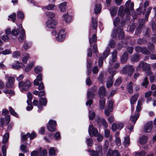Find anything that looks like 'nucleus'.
Listing matches in <instances>:
<instances>
[{
    "instance_id": "obj_4",
    "label": "nucleus",
    "mask_w": 156,
    "mask_h": 156,
    "mask_svg": "<svg viewBox=\"0 0 156 156\" xmlns=\"http://www.w3.org/2000/svg\"><path fill=\"white\" fill-rule=\"evenodd\" d=\"M134 69L132 65H126L122 68V73L125 74H127L131 76L133 74Z\"/></svg>"
},
{
    "instance_id": "obj_59",
    "label": "nucleus",
    "mask_w": 156,
    "mask_h": 156,
    "mask_svg": "<svg viewBox=\"0 0 156 156\" xmlns=\"http://www.w3.org/2000/svg\"><path fill=\"white\" fill-rule=\"evenodd\" d=\"M115 143L116 145L119 146L121 145V140L119 137H116L115 139Z\"/></svg>"
},
{
    "instance_id": "obj_28",
    "label": "nucleus",
    "mask_w": 156,
    "mask_h": 156,
    "mask_svg": "<svg viewBox=\"0 0 156 156\" xmlns=\"http://www.w3.org/2000/svg\"><path fill=\"white\" fill-rule=\"evenodd\" d=\"M20 30L21 31V29H14L12 30L11 31V34L15 36H18L20 32Z\"/></svg>"
},
{
    "instance_id": "obj_39",
    "label": "nucleus",
    "mask_w": 156,
    "mask_h": 156,
    "mask_svg": "<svg viewBox=\"0 0 156 156\" xmlns=\"http://www.w3.org/2000/svg\"><path fill=\"white\" fill-rule=\"evenodd\" d=\"M133 154L135 156H144L145 153L144 151H142L139 152H135Z\"/></svg>"
},
{
    "instance_id": "obj_21",
    "label": "nucleus",
    "mask_w": 156,
    "mask_h": 156,
    "mask_svg": "<svg viewBox=\"0 0 156 156\" xmlns=\"http://www.w3.org/2000/svg\"><path fill=\"white\" fill-rule=\"evenodd\" d=\"M128 54L126 52L124 53L122 55L121 58V62L122 63H125L127 61L128 58Z\"/></svg>"
},
{
    "instance_id": "obj_7",
    "label": "nucleus",
    "mask_w": 156,
    "mask_h": 156,
    "mask_svg": "<svg viewBox=\"0 0 156 156\" xmlns=\"http://www.w3.org/2000/svg\"><path fill=\"white\" fill-rule=\"evenodd\" d=\"M56 126V122L52 120H50L48 122L47 125L48 130L50 131H54L56 130L55 127Z\"/></svg>"
},
{
    "instance_id": "obj_49",
    "label": "nucleus",
    "mask_w": 156,
    "mask_h": 156,
    "mask_svg": "<svg viewBox=\"0 0 156 156\" xmlns=\"http://www.w3.org/2000/svg\"><path fill=\"white\" fill-rule=\"evenodd\" d=\"M45 14L48 18H52L55 16V14L51 12H47Z\"/></svg>"
},
{
    "instance_id": "obj_20",
    "label": "nucleus",
    "mask_w": 156,
    "mask_h": 156,
    "mask_svg": "<svg viewBox=\"0 0 156 156\" xmlns=\"http://www.w3.org/2000/svg\"><path fill=\"white\" fill-rule=\"evenodd\" d=\"M101 9V5L100 4H95L94 9L95 13L96 14L99 13L100 12Z\"/></svg>"
},
{
    "instance_id": "obj_42",
    "label": "nucleus",
    "mask_w": 156,
    "mask_h": 156,
    "mask_svg": "<svg viewBox=\"0 0 156 156\" xmlns=\"http://www.w3.org/2000/svg\"><path fill=\"white\" fill-rule=\"evenodd\" d=\"M113 111V109H111L106 108L105 110V114L107 116H108L111 112Z\"/></svg>"
},
{
    "instance_id": "obj_23",
    "label": "nucleus",
    "mask_w": 156,
    "mask_h": 156,
    "mask_svg": "<svg viewBox=\"0 0 156 156\" xmlns=\"http://www.w3.org/2000/svg\"><path fill=\"white\" fill-rule=\"evenodd\" d=\"M98 93L100 98L104 97L106 94V91L105 88H99L98 90Z\"/></svg>"
},
{
    "instance_id": "obj_47",
    "label": "nucleus",
    "mask_w": 156,
    "mask_h": 156,
    "mask_svg": "<svg viewBox=\"0 0 156 156\" xmlns=\"http://www.w3.org/2000/svg\"><path fill=\"white\" fill-rule=\"evenodd\" d=\"M55 151L54 148L53 147L50 148L49 150V154L50 156H54L56 155Z\"/></svg>"
},
{
    "instance_id": "obj_60",
    "label": "nucleus",
    "mask_w": 156,
    "mask_h": 156,
    "mask_svg": "<svg viewBox=\"0 0 156 156\" xmlns=\"http://www.w3.org/2000/svg\"><path fill=\"white\" fill-rule=\"evenodd\" d=\"M150 69L151 67L149 64L147 63V76H150L151 74L152 73Z\"/></svg>"
},
{
    "instance_id": "obj_3",
    "label": "nucleus",
    "mask_w": 156,
    "mask_h": 156,
    "mask_svg": "<svg viewBox=\"0 0 156 156\" xmlns=\"http://www.w3.org/2000/svg\"><path fill=\"white\" fill-rule=\"evenodd\" d=\"M118 34V37L119 39H122L124 38V34L122 27H119L113 30L112 34V36L113 37H115L117 34Z\"/></svg>"
},
{
    "instance_id": "obj_1",
    "label": "nucleus",
    "mask_w": 156,
    "mask_h": 156,
    "mask_svg": "<svg viewBox=\"0 0 156 156\" xmlns=\"http://www.w3.org/2000/svg\"><path fill=\"white\" fill-rule=\"evenodd\" d=\"M96 121L99 126H101V124H102L104 127L105 129V136L107 138L109 137L110 135V132L109 130L106 129L108 127V125L105 120L104 119H101L100 118L98 117Z\"/></svg>"
},
{
    "instance_id": "obj_19",
    "label": "nucleus",
    "mask_w": 156,
    "mask_h": 156,
    "mask_svg": "<svg viewBox=\"0 0 156 156\" xmlns=\"http://www.w3.org/2000/svg\"><path fill=\"white\" fill-rule=\"evenodd\" d=\"M105 104V100L104 98H101L99 101V108L101 110L103 109Z\"/></svg>"
},
{
    "instance_id": "obj_62",
    "label": "nucleus",
    "mask_w": 156,
    "mask_h": 156,
    "mask_svg": "<svg viewBox=\"0 0 156 156\" xmlns=\"http://www.w3.org/2000/svg\"><path fill=\"white\" fill-rule=\"evenodd\" d=\"M101 56L99 57L98 59V65L100 67H101L103 63V59Z\"/></svg>"
},
{
    "instance_id": "obj_14",
    "label": "nucleus",
    "mask_w": 156,
    "mask_h": 156,
    "mask_svg": "<svg viewBox=\"0 0 156 156\" xmlns=\"http://www.w3.org/2000/svg\"><path fill=\"white\" fill-rule=\"evenodd\" d=\"M40 105H38L37 107L39 108L38 111L40 112L42 110V105L45 106L47 103V101L45 98H41L39 99Z\"/></svg>"
},
{
    "instance_id": "obj_38",
    "label": "nucleus",
    "mask_w": 156,
    "mask_h": 156,
    "mask_svg": "<svg viewBox=\"0 0 156 156\" xmlns=\"http://www.w3.org/2000/svg\"><path fill=\"white\" fill-rule=\"evenodd\" d=\"M9 112L11 114L16 117H17L18 116V115L16 113V112L15 111L14 109L12 108L11 107H9Z\"/></svg>"
},
{
    "instance_id": "obj_16",
    "label": "nucleus",
    "mask_w": 156,
    "mask_h": 156,
    "mask_svg": "<svg viewBox=\"0 0 156 156\" xmlns=\"http://www.w3.org/2000/svg\"><path fill=\"white\" fill-rule=\"evenodd\" d=\"M31 84L30 82L27 80L26 82H23L22 81H20L19 83V87H28L30 88L31 87Z\"/></svg>"
},
{
    "instance_id": "obj_37",
    "label": "nucleus",
    "mask_w": 156,
    "mask_h": 156,
    "mask_svg": "<svg viewBox=\"0 0 156 156\" xmlns=\"http://www.w3.org/2000/svg\"><path fill=\"white\" fill-rule=\"evenodd\" d=\"M153 127L152 123L147 122V133L150 132L152 130Z\"/></svg>"
},
{
    "instance_id": "obj_31",
    "label": "nucleus",
    "mask_w": 156,
    "mask_h": 156,
    "mask_svg": "<svg viewBox=\"0 0 156 156\" xmlns=\"http://www.w3.org/2000/svg\"><path fill=\"white\" fill-rule=\"evenodd\" d=\"M130 144V138L129 136H126L124 138V145L125 147H127Z\"/></svg>"
},
{
    "instance_id": "obj_9",
    "label": "nucleus",
    "mask_w": 156,
    "mask_h": 156,
    "mask_svg": "<svg viewBox=\"0 0 156 156\" xmlns=\"http://www.w3.org/2000/svg\"><path fill=\"white\" fill-rule=\"evenodd\" d=\"M125 5L126 8L125 9V12L126 13L129 12V9L131 10L133 9L134 3L133 2H131V1L130 0H128L126 2Z\"/></svg>"
},
{
    "instance_id": "obj_18",
    "label": "nucleus",
    "mask_w": 156,
    "mask_h": 156,
    "mask_svg": "<svg viewBox=\"0 0 156 156\" xmlns=\"http://www.w3.org/2000/svg\"><path fill=\"white\" fill-rule=\"evenodd\" d=\"M146 69V64L145 62H144L143 61H140V63L137 66L136 69L137 70H145Z\"/></svg>"
},
{
    "instance_id": "obj_57",
    "label": "nucleus",
    "mask_w": 156,
    "mask_h": 156,
    "mask_svg": "<svg viewBox=\"0 0 156 156\" xmlns=\"http://www.w3.org/2000/svg\"><path fill=\"white\" fill-rule=\"evenodd\" d=\"M113 102L112 101L109 100L108 102V106L107 108L111 109H113Z\"/></svg>"
},
{
    "instance_id": "obj_54",
    "label": "nucleus",
    "mask_w": 156,
    "mask_h": 156,
    "mask_svg": "<svg viewBox=\"0 0 156 156\" xmlns=\"http://www.w3.org/2000/svg\"><path fill=\"white\" fill-rule=\"evenodd\" d=\"M4 92L5 94H14L13 91L9 88H5L4 90Z\"/></svg>"
},
{
    "instance_id": "obj_34",
    "label": "nucleus",
    "mask_w": 156,
    "mask_h": 156,
    "mask_svg": "<svg viewBox=\"0 0 156 156\" xmlns=\"http://www.w3.org/2000/svg\"><path fill=\"white\" fill-rule=\"evenodd\" d=\"M63 17L65 19L67 23L70 22L72 19V17L71 16L69 15L67 13L65 15H63Z\"/></svg>"
},
{
    "instance_id": "obj_52",
    "label": "nucleus",
    "mask_w": 156,
    "mask_h": 156,
    "mask_svg": "<svg viewBox=\"0 0 156 156\" xmlns=\"http://www.w3.org/2000/svg\"><path fill=\"white\" fill-rule=\"evenodd\" d=\"M151 27L153 32L156 34V23L154 21L151 23Z\"/></svg>"
},
{
    "instance_id": "obj_10",
    "label": "nucleus",
    "mask_w": 156,
    "mask_h": 156,
    "mask_svg": "<svg viewBox=\"0 0 156 156\" xmlns=\"http://www.w3.org/2000/svg\"><path fill=\"white\" fill-rule=\"evenodd\" d=\"M138 96V94H136L132 96L130 98V102L132 111H133L134 110V108L133 105L137 100Z\"/></svg>"
},
{
    "instance_id": "obj_43",
    "label": "nucleus",
    "mask_w": 156,
    "mask_h": 156,
    "mask_svg": "<svg viewBox=\"0 0 156 156\" xmlns=\"http://www.w3.org/2000/svg\"><path fill=\"white\" fill-rule=\"evenodd\" d=\"M20 148L22 151L23 152L26 153L28 151L27 147L23 144L21 145Z\"/></svg>"
},
{
    "instance_id": "obj_35",
    "label": "nucleus",
    "mask_w": 156,
    "mask_h": 156,
    "mask_svg": "<svg viewBox=\"0 0 156 156\" xmlns=\"http://www.w3.org/2000/svg\"><path fill=\"white\" fill-rule=\"evenodd\" d=\"M66 2L60 4L59 5V8L60 11L64 12L66 10Z\"/></svg>"
},
{
    "instance_id": "obj_56",
    "label": "nucleus",
    "mask_w": 156,
    "mask_h": 156,
    "mask_svg": "<svg viewBox=\"0 0 156 156\" xmlns=\"http://www.w3.org/2000/svg\"><path fill=\"white\" fill-rule=\"evenodd\" d=\"M112 156H121L118 150H115L112 151Z\"/></svg>"
},
{
    "instance_id": "obj_6",
    "label": "nucleus",
    "mask_w": 156,
    "mask_h": 156,
    "mask_svg": "<svg viewBox=\"0 0 156 156\" xmlns=\"http://www.w3.org/2000/svg\"><path fill=\"white\" fill-rule=\"evenodd\" d=\"M94 95L92 92V90H88L87 93V101L86 104L87 106H90L93 103L92 99L94 98Z\"/></svg>"
},
{
    "instance_id": "obj_13",
    "label": "nucleus",
    "mask_w": 156,
    "mask_h": 156,
    "mask_svg": "<svg viewBox=\"0 0 156 156\" xmlns=\"http://www.w3.org/2000/svg\"><path fill=\"white\" fill-rule=\"evenodd\" d=\"M66 37L65 33L64 30H60L58 35V36L56 37V39L59 41H61L65 39Z\"/></svg>"
},
{
    "instance_id": "obj_55",
    "label": "nucleus",
    "mask_w": 156,
    "mask_h": 156,
    "mask_svg": "<svg viewBox=\"0 0 156 156\" xmlns=\"http://www.w3.org/2000/svg\"><path fill=\"white\" fill-rule=\"evenodd\" d=\"M30 135L29 133H27L26 134L23 135V133L21 134V139L23 140H27Z\"/></svg>"
},
{
    "instance_id": "obj_40",
    "label": "nucleus",
    "mask_w": 156,
    "mask_h": 156,
    "mask_svg": "<svg viewBox=\"0 0 156 156\" xmlns=\"http://www.w3.org/2000/svg\"><path fill=\"white\" fill-rule=\"evenodd\" d=\"M29 58L28 54H25L23 55V57L22 58V61L25 63H26L28 58Z\"/></svg>"
},
{
    "instance_id": "obj_48",
    "label": "nucleus",
    "mask_w": 156,
    "mask_h": 156,
    "mask_svg": "<svg viewBox=\"0 0 156 156\" xmlns=\"http://www.w3.org/2000/svg\"><path fill=\"white\" fill-rule=\"evenodd\" d=\"M17 17L21 19H23L24 17V15L23 13L20 11L18 12L17 13Z\"/></svg>"
},
{
    "instance_id": "obj_45",
    "label": "nucleus",
    "mask_w": 156,
    "mask_h": 156,
    "mask_svg": "<svg viewBox=\"0 0 156 156\" xmlns=\"http://www.w3.org/2000/svg\"><path fill=\"white\" fill-rule=\"evenodd\" d=\"M34 65V62H32L30 64L28 65L25 68V71L26 72H27L30 70Z\"/></svg>"
},
{
    "instance_id": "obj_50",
    "label": "nucleus",
    "mask_w": 156,
    "mask_h": 156,
    "mask_svg": "<svg viewBox=\"0 0 156 156\" xmlns=\"http://www.w3.org/2000/svg\"><path fill=\"white\" fill-rule=\"evenodd\" d=\"M122 82L121 78L120 77H119L115 81L114 85L115 86H117L120 84Z\"/></svg>"
},
{
    "instance_id": "obj_22",
    "label": "nucleus",
    "mask_w": 156,
    "mask_h": 156,
    "mask_svg": "<svg viewBox=\"0 0 156 156\" xmlns=\"http://www.w3.org/2000/svg\"><path fill=\"white\" fill-rule=\"evenodd\" d=\"M109 10L111 16H114L117 13V8L114 6L111 7L110 8Z\"/></svg>"
},
{
    "instance_id": "obj_27",
    "label": "nucleus",
    "mask_w": 156,
    "mask_h": 156,
    "mask_svg": "<svg viewBox=\"0 0 156 156\" xmlns=\"http://www.w3.org/2000/svg\"><path fill=\"white\" fill-rule=\"evenodd\" d=\"M146 141V136H142L139 138V142L142 145H143L145 144Z\"/></svg>"
},
{
    "instance_id": "obj_44",
    "label": "nucleus",
    "mask_w": 156,
    "mask_h": 156,
    "mask_svg": "<svg viewBox=\"0 0 156 156\" xmlns=\"http://www.w3.org/2000/svg\"><path fill=\"white\" fill-rule=\"evenodd\" d=\"M27 97L28 100L27 102L28 105H29V102H30V103H32L31 100L32 99V97L31 94L30 92H28L27 93Z\"/></svg>"
},
{
    "instance_id": "obj_46",
    "label": "nucleus",
    "mask_w": 156,
    "mask_h": 156,
    "mask_svg": "<svg viewBox=\"0 0 156 156\" xmlns=\"http://www.w3.org/2000/svg\"><path fill=\"white\" fill-rule=\"evenodd\" d=\"M86 142L87 145L91 147L93 143V142L91 138H87L86 140Z\"/></svg>"
},
{
    "instance_id": "obj_25",
    "label": "nucleus",
    "mask_w": 156,
    "mask_h": 156,
    "mask_svg": "<svg viewBox=\"0 0 156 156\" xmlns=\"http://www.w3.org/2000/svg\"><path fill=\"white\" fill-rule=\"evenodd\" d=\"M92 24L91 25V26L94 29H96L98 26L97 21L94 17H92Z\"/></svg>"
},
{
    "instance_id": "obj_8",
    "label": "nucleus",
    "mask_w": 156,
    "mask_h": 156,
    "mask_svg": "<svg viewBox=\"0 0 156 156\" xmlns=\"http://www.w3.org/2000/svg\"><path fill=\"white\" fill-rule=\"evenodd\" d=\"M88 133L90 136H96L98 135V130L94 127L92 125H90L88 129Z\"/></svg>"
},
{
    "instance_id": "obj_36",
    "label": "nucleus",
    "mask_w": 156,
    "mask_h": 156,
    "mask_svg": "<svg viewBox=\"0 0 156 156\" xmlns=\"http://www.w3.org/2000/svg\"><path fill=\"white\" fill-rule=\"evenodd\" d=\"M110 50V48L108 47L106 48V50L104 52L103 54V58L104 59H105L108 56L109 54V51Z\"/></svg>"
},
{
    "instance_id": "obj_15",
    "label": "nucleus",
    "mask_w": 156,
    "mask_h": 156,
    "mask_svg": "<svg viewBox=\"0 0 156 156\" xmlns=\"http://www.w3.org/2000/svg\"><path fill=\"white\" fill-rule=\"evenodd\" d=\"M147 49H147V55H150V52L152 53L155 52L154 46L153 43L150 42L148 43Z\"/></svg>"
},
{
    "instance_id": "obj_41",
    "label": "nucleus",
    "mask_w": 156,
    "mask_h": 156,
    "mask_svg": "<svg viewBox=\"0 0 156 156\" xmlns=\"http://www.w3.org/2000/svg\"><path fill=\"white\" fill-rule=\"evenodd\" d=\"M16 14L15 13H14L12 14L9 16V20H12L13 22H14L16 20Z\"/></svg>"
},
{
    "instance_id": "obj_64",
    "label": "nucleus",
    "mask_w": 156,
    "mask_h": 156,
    "mask_svg": "<svg viewBox=\"0 0 156 156\" xmlns=\"http://www.w3.org/2000/svg\"><path fill=\"white\" fill-rule=\"evenodd\" d=\"M6 148L5 145H3L2 148V152L3 156H6Z\"/></svg>"
},
{
    "instance_id": "obj_11",
    "label": "nucleus",
    "mask_w": 156,
    "mask_h": 156,
    "mask_svg": "<svg viewBox=\"0 0 156 156\" xmlns=\"http://www.w3.org/2000/svg\"><path fill=\"white\" fill-rule=\"evenodd\" d=\"M19 28L21 29V31H20V35L18 37V41L20 42H22L25 38V33L24 30L22 27V24H20L19 25Z\"/></svg>"
},
{
    "instance_id": "obj_5",
    "label": "nucleus",
    "mask_w": 156,
    "mask_h": 156,
    "mask_svg": "<svg viewBox=\"0 0 156 156\" xmlns=\"http://www.w3.org/2000/svg\"><path fill=\"white\" fill-rule=\"evenodd\" d=\"M5 79L8 80V81L6 84V87L8 88L14 87L15 79L12 77H9L8 75L5 76Z\"/></svg>"
},
{
    "instance_id": "obj_53",
    "label": "nucleus",
    "mask_w": 156,
    "mask_h": 156,
    "mask_svg": "<svg viewBox=\"0 0 156 156\" xmlns=\"http://www.w3.org/2000/svg\"><path fill=\"white\" fill-rule=\"evenodd\" d=\"M144 101V98H142L139 99L137 101V104L142 107V105Z\"/></svg>"
},
{
    "instance_id": "obj_2",
    "label": "nucleus",
    "mask_w": 156,
    "mask_h": 156,
    "mask_svg": "<svg viewBox=\"0 0 156 156\" xmlns=\"http://www.w3.org/2000/svg\"><path fill=\"white\" fill-rule=\"evenodd\" d=\"M139 116V113L135 112L134 114L133 113L130 117V120L132 122L131 124L127 126V129L130 132L133 131V127L136 122Z\"/></svg>"
},
{
    "instance_id": "obj_30",
    "label": "nucleus",
    "mask_w": 156,
    "mask_h": 156,
    "mask_svg": "<svg viewBox=\"0 0 156 156\" xmlns=\"http://www.w3.org/2000/svg\"><path fill=\"white\" fill-rule=\"evenodd\" d=\"M117 51L114 50L112 53V62H115L117 59Z\"/></svg>"
},
{
    "instance_id": "obj_61",
    "label": "nucleus",
    "mask_w": 156,
    "mask_h": 156,
    "mask_svg": "<svg viewBox=\"0 0 156 156\" xmlns=\"http://www.w3.org/2000/svg\"><path fill=\"white\" fill-rule=\"evenodd\" d=\"M119 22V18L118 17H116L113 20V23L115 26H117Z\"/></svg>"
},
{
    "instance_id": "obj_33",
    "label": "nucleus",
    "mask_w": 156,
    "mask_h": 156,
    "mask_svg": "<svg viewBox=\"0 0 156 156\" xmlns=\"http://www.w3.org/2000/svg\"><path fill=\"white\" fill-rule=\"evenodd\" d=\"M95 113L93 111H89V117L90 120H93L94 118Z\"/></svg>"
},
{
    "instance_id": "obj_12",
    "label": "nucleus",
    "mask_w": 156,
    "mask_h": 156,
    "mask_svg": "<svg viewBox=\"0 0 156 156\" xmlns=\"http://www.w3.org/2000/svg\"><path fill=\"white\" fill-rule=\"evenodd\" d=\"M123 124L122 123H114L112 126V129L113 131H115L117 129H121L123 127Z\"/></svg>"
},
{
    "instance_id": "obj_24",
    "label": "nucleus",
    "mask_w": 156,
    "mask_h": 156,
    "mask_svg": "<svg viewBox=\"0 0 156 156\" xmlns=\"http://www.w3.org/2000/svg\"><path fill=\"white\" fill-rule=\"evenodd\" d=\"M89 152H90L91 154V156H102V152L100 151L99 152L97 151H91L89 149Z\"/></svg>"
},
{
    "instance_id": "obj_51",
    "label": "nucleus",
    "mask_w": 156,
    "mask_h": 156,
    "mask_svg": "<svg viewBox=\"0 0 156 156\" xmlns=\"http://www.w3.org/2000/svg\"><path fill=\"white\" fill-rule=\"evenodd\" d=\"M9 137V135L8 133H5L4 136L3 138V143H6L8 140Z\"/></svg>"
},
{
    "instance_id": "obj_32",
    "label": "nucleus",
    "mask_w": 156,
    "mask_h": 156,
    "mask_svg": "<svg viewBox=\"0 0 156 156\" xmlns=\"http://www.w3.org/2000/svg\"><path fill=\"white\" fill-rule=\"evenodd\" d=\"M23 66V64L22 63H19L18 61H17L16 64L12 65V67L13 69H18L20 68Z\"/></svg>"
},
{
    "instance_id": "obj_58",
    "label": "nucleus",
    "mask_w": 156,
    "mask_h": 156,
    "mask_svg": "<svg viewBox=\"0 0 156 156\" xmlns=\"http://www.w3.org/2000/svg\"><path fill=\"white\" fill-rule=\"evenodd\" d=\"M115 42L114 41L111 40L109 42L108 45L111 48H113L115 45Z\"/></svg>"
},
{
    "instance_id": "obj_29",
    "label": "nucleus",
    "mask_w": 156,
    "mask_h": 156,
    "mask_svg": "<svg viewBox=\"0 0 156 156\" xmlns=\"http://www.w3.org/2000/svg\"><path fill=\"white\" fill-rule=\"evenodd\" d=\"M113 81L112 77H110L108 78L106 83V85L107 88L111 87L113 84Z\"/></svg>"
},
{
    "instance_id": "obj_26",
    "label": "nucleus",
    "mask_w": 156,
    "mask_h": 156,
    "mask_svg": "<svg viewBox=\"0 0 156 156\" xmlns=\"http://www.w3.org/2000/svg\"><path fill=\"white\" fill-rule=\"evenodd\" d=\"M140 60V56L138 54H136L133 55L131 57V60L133 62H137Z\"/></svg>"
},
{
    "instance_id": "obj_63",
    "label": "nucleus",
    "mask_w": 156,
    "mask_h": 156,
    "mask_svg": "<svg viewBox=\"0 0 156 156\" xmlns=\"http://www.w3.org/2000/svg\"><path fill=\"white\" fill-rule=\"evenodd\" d=\"M55 5L52 4L49 5L46 7V8L48 10H53L54 9Z\"/></svg>"
},
{
    "instance_id": "obj_17",
    "label": "nucleus",
    "mask_w": 156,
    "mask_h": 156,
    "mask_svg": "<svg viewBox=\"0 0 156 156\" xmlns=\"http://www.w3.org/2000/svg\"><path fill=\"white\" fill-rule=\"evenodd\" d=\"M57 23L56 22L53 20H48L46 22L47 26L49 28H54Z\"/></svg>"
}]
</instances>
